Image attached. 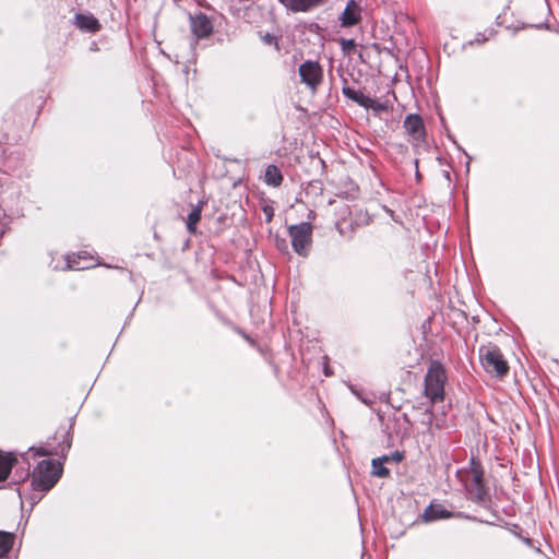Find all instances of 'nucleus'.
Here are the masks:
<instances>
[{"instance_id": "f257e3e1", "label": "nucleus", "mask_w": 559, "mask_h": 559, "mask_svg": "<svg viewBox=\"0 0 559 559\" xmlns=\"http://www.w3.org/2000/svg\"><path fill=\"white\" fill-rule=\"evenodd\" d=\"M457 477L464 485L468 499L479 503L486 501L488 492L484 484V471L474 457L471 460L469 469L459 471Z\"/></svg>"}, {"instance_id": "f03ea898", "label": "nucleus", "mask_w": 559, "mask_h": 559, "mask_svg": "<svg viewBox=\"0 0 559 559\" xmlns=\"http://www.w3.org/2000/svg\"><path fill=\"white\" fill-rule=\"evenodd\" d=\"M447 380L448 377L444 366L438 360H432L424 380V394L429 399L431 404L444 400V384Z\"/></svg>"}, {"instance_id": "7ed1b4c3", "label": "nucleus", "mask_w": 559, "mask_h": 559, "mask_svg": "<svg viewBox=\"0 0 559 559\" xmlns=\"http://www.w3.org/2000/svg\"><path fill=\"white\" fill-rule=\"evenodd\" d=\"M62 474L61 465L55 460H43L32 473V487L35 491L46 492L59 480Z\"/></svg>"}, {"instance_id": "20e7f679", "label": "nucleus", "mask_w": 559, "mask_h": 559, "mask_svg": "<svg viewBox=\"0 0 559 559\" xmlns=\"http://www.w3.org/2000/svg\"><path fill=\"white\" fill-rule=\"evenodd\" d=\"M313 227L308 222L290 225L288 235L292 240L293 250L300 257L307 258L312 247Z\"/></svg>"}, {"instance_id": "39448f33", "label": "nucleus", "mask_w": 559, "mask_h": 559, "mask_svg": "<svg viewBox=\"0 0 559 559\" xmlns=\"http://www.w3.org/2000/svg\"><path fill=\"white\" fill-rule=\"evenodd\" d=\"M479 356L481 365L488 373H495L499 378H502L508 373L509 366L499 347H481Z\"/></svg>"}, {"instance_id": "423d86ee", "label": "nucleus", "mask_w": 559, "mask_h": 559, "mask_svg": "<svg viewBox=\"0 0 559 559\" xmlns=\"http://www.w3.org/2000/svg\"><path fill=\"white\" fill-rule=\"evenodd\" d=\"M298 73L301 83L313 92L317 91L323 79V69L317 61H305L299 66Z\"/></svg>"}, {"instance_id": "0eeeda50", "label": "nucleus", "mask_w": 559, "mask_h": 559, "mask_svg": "<svg viewBox=\"0 0 559 559\" xmlns=\"http://www.w3.org/2000/svg\"><path fill=\"white\" fill-rule=\"evenodd\" d=\"M403 127L413 141L419 143L425 140V124L419 115L409 114L405 117Z\"/></svg>"}, {"instance_id": "6e6552de", "label": "nucleus", "mask_w": 559, "mask_h": 559, "mask_svg": "<svg viewBox=\"0 0 559 559\" xmlns=\"http://www.w3.org/2000/svg\"><path fill=\"white\" fill-rule=\"evenodd\" d=\"M190 27L192 34L199 39L211 35L213 25L211 20L203 13L190 16Z\"/></svg>"}, {"instance_id": "1a4fd4ad", "label": "nucleus", "mask_w": 559, "mask_h": 559, "mask_svg": "<svg viewBox=\"0 0 559 559\" xmlns=\"http://www.w3.org/2000/svg\"><path fill=\"white\" fill-rule=\"evenodd\" d=\"M361 20V8L355 0H349L340 16L341 25L350 27L358 24Z\"/></svg>"}, {"instance_id": "9d476101", "label": "nucleus", "mask_w": 559, "mask_h": 559, "mask_svg": "<svg viewBox=\"0 0 559 559\" xmlns=\"http://www.w3.org/2000/svg\"><path fill=\"white\" fill-rule=\"evenodd\" d=\"M16 462L17 459L13 452H2L0 450V484L8 479ZM2 488H4V485H0V489Z\"/></svg>"}, {"instance_id": "9b49d317", "label": "nucleus", "mask_w": 559, "mask_h": 559, "mask_svg": "<svg viewBox=\"0 0 559 559\" xmlns=\"http://www.w3.org/2000/svg\"><path fill=\"white\" fill-rule=\"evenodd\" d=\"M451 515V512L448 511L442 504H430L425 509L423 519L425 522H432L437 520L449 519Z\"/></svg>"}, {"instance_id": "f8f14e48", "label": "nucleus", "mask_w": 559, "mask_h": 559, "mask_svg": "<svg viewBox=\"0 0 559 559\" xmlns=\"http://www.w3.org/2000/svg\"><path fill=\"white\" fill-rule=\"evenodd\" d=\"M281 2L292 12H308L321 3L319 0H281Z\"/></svg>"}, {"instance_id": "ddd939ff", "label": "nucleus", "mask_w": 559, "mask_h": 559, "mask_svg": "<svg viewBox=\"0 0 559 559\" xmlns=\"http://www.w3.org/2000/svg\"><path fill=\"white\" fill-rule=\"evenodd\" d=\"M75 25L85 32L95 33L100 29V24L96 17L92 14H76L75 15Z\"/></svg>"}, {"instance_id": "4468645a", "label": "nucleus", "mask_w": 559, "mask_h": 559, "mask_svg": "<svg viewBox=\"0 0 559 559\" xmlns=\"http://www.w3.org/2000/svg\"><path fill=\"white\" fill-rule=\"evenodd\" d=\"M265 183L272 187H278L283 182V175L275 165H269L264 174Z\"/></svg>"}, {"instance_id": "2eb2a0df", "label": "nucleus", "mask_w": 559, "mask_h": 559, "mask_svg": "<svg viewBox=\"0 0 559 559\" xmlns=\"http://www.w3.org/2000/svg\"><path fill=\"white\" fill-rule=\"evenodd\" d=\"M386 463H388L386 457L380 456V457L372 459V461H371L372 475L380 477V478L389 477L390 469L388 467H385Z\"/></svg>"}, {"instance_id": "dca6fc26", "label": "nucleus", "mask_w": 559, "mask_h": 559, "mask_svg": "<svg viewBox=\"0 0 559 559\" xmlns=\"http://www.w3.org/2000/svg\"><path fill=\"white\" fill-rule=\"evenodd\" d=\"M202 207L200 204L192 207L187 218V230L190 234H194L197 230V224L201 219Z\"/></svg>"}, {"instance_id": "f3484780", "label": "nucleus", "mask_w": 559, "mask_h": 559, "mask_svg": "<svg viewBox=\"0 0 559 559\" xmlns=\"http://www.w3.org/2000/svg\"><path fill=\"white\" fill-rule=\"evenodd\" d=\"M13 534L0 531V558L8 556L13 546Z\"/></svg>"}, {"instance_id": "a211bd4d", "label": "nucleus", "mask_w": 559, "mask_h": 559, "mask_svg": "<svg viewBox=\"0 0 559 559\" xmlns=\"http://www.w3.org/2000/svg\"><path fill=\"white\" fill-rule=\"evenodd\" d=\"M342 92L344 96L352 99L359 106L364 107V105H366V99L368 95H365L361 91H356L349 86H343Z\"/></svg>"}, {"instance_id": "6ab92c4d", "label": "nucleus", "mask_w": 559, "mask_h": 559, "mask_svg": "<svg viewBox=\"0 0 559 559\" xmlns=\"http://www.w3.org/2000/svg\"><path fill=\"white\" fill-rule=\"evenodd\" d=\"M342 92L344 96L352 99L359 106L364 107V105H366V99L368 95H365L361 91H356L349 86H343Z\"/></svg>"}, {"instance_id": "aec40b11", "label": "nucleus", "mask_w": 559, "mask_h": 559, "mask_svg": "<svg viewBox=\"0 0 559 559\" xmlns=\"http://www.w3.org/2000/svg\"><path fill=\"white\" fill-rule=\"evenodd\" d=\"M364 108L371 109L376 114H379L388 111L390 109V105L388 104V102H379L368 96L366 99V105H364Z\"/></svg>"}, {"instance_id": "412c9836", "label": "nucleus", "mask_w": 559, "mask_h": 559, "mask_svg": "<svg viewBox=\"0 0 559 559\" xmlns=\"http://www.w3.org/2000/svg\"><path fill=\"white\" fill-rule=\"evenodd\" d=\"M83 258L81 253L79 254H73V255H68L67 257V265H66V269L68 270H84V269H88L90 266L86 265V264H81L80 263V259Z\"/></svg>"}, {"instance_id": "4be33fe9", "label": "nucleus", "mask_w": 559, "mask_h": 559, "mask_svg": "<svg viewBox=\"0 0 559 559\" xmlns=\"http://www.w3.org/2000/svg\"><path fill=\"white\" fill-rule=\"evenodd\" d=\"M28 477H29V465L27 466V468H22L21 471L16 469L14 475L12 476V481L9 483L8 487H10L11 484L17 485L21 481H24L25 479H27Z\"/></svg>"}, {"instance_id": "5701e85b", "label": "nucleus", "mask_w": 559, "mask_h": 559, "mask_svg": "<svg viewBox=\"0 0 559 559\" xmlns=\"http://www.w3.org/2000/svg\"><path fill=\"white\" fill-rule=\"evenodd\" d=\"M340 45L344 53H350V51L354 50V48L356 47V43L352 38H341Z\"/></svg>"}, {"instance_id": "b1692460", "label": "nucleus", "mask_w": 559, "mask_h": 559, "mask_svg": "<svg viewBox=\"0 0 559 559\" xmlns=\"http://www.w3.org/2000/svg\"><path fill=\"white\" fill-rule=\"evenodd\" d=\"M381 457H386L388 463H399L402 461L403 454L399 451H395L394 453H392L390 455H382Z\"/></svg>"}, {"instance_id": "393cba45", "label": "nucleus", "mask_w": 559, "mask_h": 559, "mask_svg": "<svg viewBox=\"0 0 559 559\" xmlns=\"http://www.w3.org/2000/svg\"><path fill=\"white\" fill-rule=\"evenodd\" d=\"M8 227V222L5 219L3 210L0 207V237L5 233Z\"/></svg>"}, {"instance_id": "a878e982", "label": "nucleus", "mask_w": 559, "mask_h": 559, "mask_svg": "<svg viewBox=\"0 0 559 559\" xmlns=\"http://www.w3.org/2000/svg\"><path fill=\"white\" fill-rule=\"evenodd\" d=\"M276 247L278 250L287 252L288 247L284 238H276Z\"/></svg>"}, {"instance_id": "bb28decb", "label": "nucleus", "mask_w": 559, "mask_h": 559, "mask_svg": "<svg viewBox=\"0 0 559 559\" xmlns=\"http://www.w3.org/2000/svg\"><path fill=\"white\" fill-rule=\"evenodd\" d=\"M52 454H59L58 450H36L35 455H52Z\"/></svg>"}, {"instance_id": "cd10ccee", "label": "nucleus", "mask_w": 559, "mask_h": 559, "mask_svg": "<svg viewBox=\"0 0 559 559\" xmlns=\"http://www.w3.org/2000/svg\"><path fill=\"white\" fill-rule=\"evenodd\" d=\"M63 437L67 440H66L64 444L61 448V451H60L61 453H63L64 451H68L71 448V441L69 440L68 432H66Z\"/></svg>"}, {"instance_id": "c85d7f7f", "label": "nucleus", "mask_w": 559, "mask_h": 559, "mask_svg": "<svg viewBox=\"0 0 559 559\" xmlns=\"http://www.w3.org/2000/svg\"><path fill=\"white\" fill-rule=\"evenodd\" d=\"M264 40L267 43V44H272L274 40H275V37H273L272 35L270 34H266L265 37H264Z\"/></svg>"}, {"instance_id": "c756f323", "label": "nucleus", "mask_w": 559, "mask_h": 559, "mask_svg": "<svg viewBox=\"0 0 559 559\" xmlns=\"http://www.w3.org/2000/svg\"><path fill=\"white\" fill-rule=\"evenodd\" d=\"M41 497H35V495H33L31 497V500H32V506H34L35 503H37L39 500H40Z\"/></svg>"}, {"instance_id": "7c9ffc66", "label": "nucleus", "mask_w": 559, "mask_h": 559, "mask_svg": "<svg viewBox=\"0 0 559 559\" xmlns=\"http://www.w3.org/2000/svg\"><path fill=\"white\" fill-rule=\"evenodd\" d=\"M477 41H485V38L478 37Z\"/></svg>"}, {"instance_id": "2f4dec72", "label": "nucleus", "mask_w": 559, "mask_h": 559, "mask_svg": "<svg viewBox=\"0 0 559 559\" xmlns=\"http://www.w3.org/2000/svg\"><path fill=\"white\" fill-rule=\"evenodd\" d=\"M477 41H485V38L478 37Z\"/></svg>"}, {"instance_id": "473e14b6", "label": "nucleus", "mask_w": 559, "mask_h": 559, "mask_svg": "<svg viewBox=\"0 0 559 559\" xmlns=\"http://www.w3.org/2000/svg\"><path fill=\"white\" fill-rule=\"evenodd\" d=\"M272 218V213H267V219L270 221Z\"/></svg>"}, {"instance_id": "72a5a7b5", "label": "nucleus", "mask_w": 559, "mask_h": 559, "mask_svg": "<svg viewBox=\"0 0 559 559\" xmlns=\"http://www.w3.org/2000/svg\"><path fill=\"white\" fill-rule=\"evenodd\" d=\"M319 1L321 2L322 0H319Z\"/></svg>"}]
</instances>
